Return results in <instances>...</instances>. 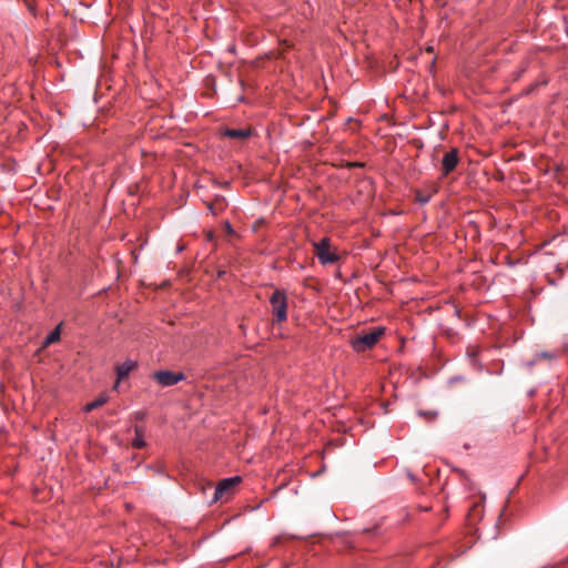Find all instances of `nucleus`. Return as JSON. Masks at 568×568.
<instances>
[{
    "label": "nucleus",
    "mask_w": 568,
    "mask_h": 568,
    "mask_svg": "<svg viewBox=\"0 0 568 568\" xmlns=\"http://www.w3.org/2000/svg\"><path fill=\"white\" fill-rule=\"evenodd\" d=\"M386 328L384 326H374L364 328L351 338L349 343L354 352L365 353L372 351L375 345L385 336Z\"/></svg>",
    "instance_id": "obj_1"
},
{
    "label": "nucleus",
    "mask_w": 568,
    "mask_h": 568,
    "mask_svg": "<svg viewBox=\"0 0 568 568\" xmlns=\"http://www.w3.org/2000/svg\"><path fill=\"white\" fill-rule=\"evenodd\" d=\"M314 254L323 265L335 264L339 261L336 247H332L331 239L325 236L313 243Z\"/></svg>",
    "instance_id": "obj_2"
},
{
    "label": "nucleus",
    "mask_w": 568,
    "mask_h": 568,
    "mask_svg": "<svg viewBox=\"0 0 568 568\" xmlns=\"http://www.w3.org/2000/svg\"><path fill=\"white\" fill-rule=\"evenodd\" d=\"M272 314L277 323L287 320L288 298L284 290H275L270 297Z\"/></svg>",
    "instance_id": "obj_3"
},
{
    "label": "nucleus",
    "mask_w": 568,
    "mask_h": 568,
    "mask_svg": "<svg viewBox=\"0 0 568 568\" xmlns=\"http://www.w3.org/2000/svg\"><path fill=\"white\" fill-rule=\"evenodd\" d=\"M241 481L240 477H231L222 479L214 488L211 503L227 501L232 496L235 486Z\"/></svg>",
    "instance_id": "obj_4"
},
{
    "label": "nucleus",
    "mask_w": 568,
    "mask_h": 568,
    "mask_svg": "<svg viewBox=\"0 0 568 568\" xmlns=\"http://www.w3.org/2000/svg\"><path fill=\"white\" fill-rule=\"evenodd\" d=\"M459 163V151L456 148L445 152L440 161V178H447Z\"/></svg>",
    "instance_id": "obj_5"
},
{
    "label": "nucleus",
    "mask_w": 568,
    "mask_h": 568,
    "mask_svg": "<svg viewBox=\"0 0 568 568\" xmlns=\"http://www.w3.org/2000/svg\"><path fill=\"white\" fill-rule=\"evenodd\" d=\"M152 378L161 386L168 387L183 381L185 375L182 372L158 371L153 373Z\"/></svg>",
    "instance_id": "obj_6"
},
{
    "label": "nucleus",
    "mask_w": 568,
    "mask_h": 568,
    "mask_svg": "<svg viewBox=\"0 0 568 568\" xmlns=\"http://www.w3.org/2000/svg\"><path fill=\"white\" fill-rule=\"evenodd\" d=\"M135 367L136 363L130 359L116 366V381L113 386L114 390H118L120 382L125 378Z\"/></svg>",
    "instance_id": "obj_7"
},
{
    "label": "nucleus",
    "mask_w": 568,
    "mask_h": 568,
    "mask_svg": "<svg viewBox=\"0 0 568 568\" xmlns=\"http://www.w3.org/2000/svg\"><path fill=\"white\" fill-rule=\"evenodd\" d=\"M204 203L213 216H217L227 207L226 199L223 195H216L213 201Z\"/></svg>",
    "instance_id": "obj_8"
},
{
    "label": "nucleus",
    "mask_w": 568,
    "mask_h": 568,
    "mask_svg": "<svg viewBox=\"0 0 568 568\" xmlns=\"http://www.w3.org/2000/svg\"><path fill=\"white\" fill-rule=\"evenodd\" d=\"M223 136L236 140H246L252 135V130L250 128L244 129H225L222 132Z\"/></svg>",
    "instance_id": "obj_9"
},
{
    "label": "nucleus",
    "mask_w": 568,
    "mask_h": 568,
    "mask_svg": "<svg viewBox=\"0 0 568 568\" xmlns=\"http://www.w3.org/2000/svg\"><path fill=\"white\" fill-rule=\"evenodd\" d=\"M484 504L483 500L474 503L471 508L468 510L467 518L470 524H475L483 517Z\"/></svg>",
    "instance_id": "obj_10"
},
{
    "label": "nucleus",
    "mask_w": 568,
    "mask_h": 568,
    "mask_svg": "<svg viewBox=\"0 0 568 568\" xmlns=\"http://www.w3.org/2000/svg\"><path fill=\"white\" fill-rule=\"evenodd\" d=\"M62 323H59L43 339L41 348H45L47 346L57 343L61 337Z\"/></svg>",
    "instance_id": "obj_11"
},
{
    "label": "nucleus",
    "mask_w": 568,
    "mask_h": 568,
    "mask_svg": "<svg viewBox=\"0 0 568 568\" xmlns=\"http://www.w3.org/2000/svg\"><path fill=\"white\" fill-rule=\"evenodd\" d=\"M108 400H109L108 395L106 394H101L95 400L87 404L84 406V410L87 413L92 412L93 409H97V408L103 406L104 404H106Z\"/></svg>",
    "instance_id": "obj_12"
},
{
    "label": "nucleus",
    "mask_w": 568,
    "mask_h": 568,
    "mask_svg": "<svg viewBox=\"0 0 568 568\" xmlns=\"http://www.w3.org/2000/svg\"><path fill=\"white\" fill-rule=\"evenodd\" d=\"M134 433H135V437L132 442V445L134 448H143L145 446V442L143 439V430L141 427H135L134 428Z\"/></svg>",
    "instance_id": "obj_13"
},
{
    "label": "nucleus",
    "mask_w": 568,
    "mask_h": 568,
    "mask_svg": "<svg viewBox=\"0 0 568 568\" xmlns=\"http://www.w3.org/2000/svg\"><path fill=\"white\" fill-rule=\"evenodd\" d=\"M415 194V201L418 202L419 204H426L430 201L432 199V194L430 193H426L422 190H416L414 192Z\"/></svg>",
    "instance_id": "obj_14"
},
{
    "label": "nucleus",
    "mask_w": 568,
    "mask_h": 568,
    "mask_svg": "<svg viewBox=\"0 0 568 568\" xmlns=\"http://www.w3.org/2000/svg\"><path fill=\"white\" fill-rule=\"evenodd\" d=\"M223 227H224V231L227 235H236L233 226L231 225V223L229 221H225L223 223Z\"/></svg>",
    "instance_id": "obj_15"
},
{
    "label": "nucleus",
    "mask_w": 568,
    "mask_h": 568,
    "mask_svg": "<svg viewBox=\"0 0 568 568\" xmlns=\"http://www.w3.org/2000/svg\"><path fill=\"white\" fill-rule=\"evenodd\" d=\"M213 184L216 185V186H220V187H224V189H227L230 187V182L229 181H225V182H219L216 180L213 181Z\"/></svg>",
    "instance_id": "obj_16"
},
{
    "label": "nucleus",
    "mask_w": 568,
    "mask_h": 568,
    "mask_svg": "<svg viewBox=\"0 0 568 568\" xmlns=\"http://www.w3.org/2000/svg\"><path fill=\"white\" fill-rule=\"evenodd\" d=\"M364 163L362 162H349L347 163V168H363Z\"/></svg>",
    "instance_id": "obj_17"
},
{
    "label": "nucleus",
    "mask_w": 568,
    "mask_h": 568,
    "mask_svg": "<svg viewBox=\"0 0 568 568\" xmlns=\"http://www.w3.org/2000/svg\"><path fill=\"white\" fill-rule=\"evenodd\" d=\"M225 274H226L225 270H219L217 273H216V277L217 278H223Z\"/></svg>",
    "instance_id": "obj_18"
},
{
    "label": "nucleus",
    "mask_w": 568,
    "mask_h": 568,
    "mask_svg": "<svg viewBox=\"0 0 568 568\" xmlns=\"http://www.w3.org/2000/svg\"><path fill=\"white\" fill-rule=\"evenodd\" d=\"M425 415L429 418H435L436 417V413H425Z\"/></svg>",
    "instance_id": "obj_19"
},
{
    "label": "nucleus",
    "mask_w": 568,
    "mask_h": 568,
    "mask_svg": "<svg viewBox=\"0 0 568 568\" xmlns=\"http://www.w3.org/2000/svg\"><path fill=\"white\" fill-rule=\"evenodd\" d=\"M143 416H144L143 414H140V413H138V414H136V418H138V419H142V418H143Z\"/></svg>",
    "instance_id": "obj_20"
},
{
    "label": "nucleus",
    "mask_w": 568,
    "mask_h": 568,
    "mask_svg": "<svg viewBox=\"0 0 568 568\" xmlns=\"http://www.w3.org/2000/svg\"><path fill=\"white\" fill-rule=\"evenodd\" d=\"M207 488H210V489H212V488H213L212 483H207Z\"/></svg>",
    "instance_id": "obj_21"
},
{
    "label": "nucleus",
    "mask_w": 568,
    "mask_h": 568,
    "mask_svg": "<svg viewBox=\"0 0 568 568\" xmlns=\"http://www.w3.org/2000/svg\"><path fill=\"white\" fill-rule=\"evenodd\" d=\"M468 355L475 356V355H477V353L476 352H471Z\"/></svg>",
    "instance_id": "obj_22"
}]
</instances>
